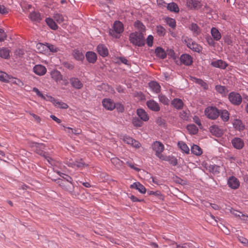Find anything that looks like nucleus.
Instances as JSON below:
<instances>
[{
    "label": "nucleus",
    "mask_w": 248,
    "mask_h": 248,
    "mask_svg": "<svg viewBox=\"0 0 248 248\" xmlns=\"http://www.w3.org/2000/svg\"><path fill=\"white\" fill-rule=\"evenodd\" d=\"M86 57L87 61L90 63H94L97 59V56L94 52L89 51L86 53Z\"/></svg>",
    "instance_id": "obj_23"
},
{
    "label": "nucleus",
    "mask_w": 248,
    "mask_h": 248,
    "mask_svg": "<svg viewBox=\"0 0 248 248\" xmlns=\"http://www.w3.org/2000/svg\"><path fill=\"white\" fill-rule=\"evenodd\" d=\"M33 72L39 76H43L46 72V68L42 65H36L33 67Z\"/></svg>",
    "instance_id": "obj_11"
},
{
    "label": "nucleus",
    "mask_w": 248,
    "mask_h": 248,
    "mask_svg": "<svg viewBox=\"0 0 248 248\" xmlns=\"http://www.w3.org/2000/svg\"><path fill=\"white\" fill-rule=\"evenodd\" d=\"M167 8L168 10L171 11L175 12H177L179 11V8L177 5L173 2L168 4Z\"/></svg>",
    "instance_id": "obj_43"
},
{
    "label": "nucleus",
    "mask_w": 248,
    "mask_h": 248,
    "mask_svg": "<svg viewBox=\"0 0 248 248\" xmlns=\"http://www.w3.org/2000/svg\"><path fill=\"white\" fill-rule=\"evenodd\" d=\"M230 101L233 105L238 106L242 102V98L240 94L236 92H231L228 96Z\"/></svg>",
    "instance_id": "obj_6"
},
{
    "label": "nucleus",
    "mask_w": 248,
    "mask_h": 248,
    "mask_svg": "<svg viewBox=\"0 0 248 248\" xmlns=\"http://www.w3.org/2000/svg\"><path fill=\"white\" fill-rule=\"evenodd\" d=\"M29 114L32 116L33 118L34 119V120L37 122V123H40L41 122V118L38 116V115L34 114V113H31V112H29Z\"/></svg>",
    "instance_id": "obj_64"
},
{
    "label": "nucleus",
    "mask_w": 248,
    "mask_h": 248,
    "mask_svg": "<svg viewBox=\"0 0 248 248\" xmlns=\"http://www.w3.org/2000/svg\"><path fill=\"white\" fill-rule=\"evenodd\" d=\"M46 22L47 25L52 30H56L58 27L53 19L51 18H46Z\"/></svg>",
    "instance_id": "obj_31"
},
{
    "label": "nucleus",
    "mask_w": 248,
    "mask_h": 248,
    "mask_svg": "<svg viewBox=\"0 0 248 248\" xmlns=\"http://www.w3.org/2000/svg\"><path fill=\"white\" fill-rule=\"evenodd\" d=\"M29 17L31 21L36 22H39L42 19L40 14L35 11L30 14Z\"/></svg>",
    "instance_id": "obj_20"
},
{
    "label": "nucleus",
    "mask_w": 248,
    "mask_h": 248,
    "mask_svg": "<svg viewBox=\"0 0 248 248\" xmlns=\"http://www.w3.org/2000/svg\"><path fill=\"white\" fill-rule=\"evenodd\" d=\"M187 6L191 8L199 9L201 7L200 2L196 0H187Z\"/></svg>",
    "instance_id": "obj_22"
},
{
    "label": "nucleus",
    "mask_w": 248,
    "mask_h": 248,
    "mask_svg": "<svg viewBox=\"0 0 248 248\" xmlns=\"http://www.w3.org/2000/svg\"><path fill=\"white\" fill-rule=\"evenodd\" d=\"M46 45L42 43H38L36 45V49L39 52L42 53L46 50Z\"/></svg>",
    "instance_id": "obj_50"
},
{
    "label": "nucleus",
    "mask_w": 248,
    "mask_h": 248,
    "mask_svg": "<svg viewBox=\"0 0 248 248\" xmlns=\"http://www.w3.org/2000/svg\"><path fill=\"white\" fill-rule=\"evenodd\" d=\"M166 22L167 24L172 28H174L176 26V22L175 19L171 18H167Z\"/></svg>",
    "instance_id": "obj_49"
},
{
    "label": "nucleus",
    "mask_w": 248,
    "mask_h": 248,
    "mask_svg": "<svg viewBox=\"0 0 248 248\" xmlns=\"http://www.w3.org/2000/svg\"><path fill=\"white\" fill-rule=\"evenodd\" d=\"M211 33L213 38L216 41L219 40L221 37L220 33L216 28H212Z\"/></svg>",
    "instance_id": "obj_28"
},
{
    "label": "nucleus",
    "mask_w": 248,
    "mask_h": 248,
    "mask_svg": "<svg viewBox=\"0 0 248 248\" xmlns=\"http://www.w3.org/2000/svg\"><path fill=\"white\" fill-rule=\"evenodd\" d=\"M219 115L224 122H227L229 119V113L225 109L219 110Z\"/></svg>",
    "instance_id": "obj_34"
},
{
    "label": "nucleus",
    "mask_w": 248,
    "mask_h": 248,
    "mask_svg": "<svg viewBox=\"0 0 248 248\" xmlns=\"http://www.w3.org/2000/svg\"><path fill=\"white\" fill-rule=\"evenodd\" d=\"M31 147L35 148V152L37 154L43 156V153L45 155L46 153L43 151V149H45V146L43 143H39L37 142H32L31 145Z\"/></svg>",
    "instance_id": "obj_8"
},
{
    "label": "nucleus",
    "mask_w": 248,
    "mask_h": 248,
    "mask_svg": "<svg viewBox=\"0 0 248 248\" xmlns=\"http://www.w3.org/2000/svg\"><path fill=\"white\" fill-rule=\"evenodd\" d=\"M135 27L139 30V32H142L145 30V27L143 24L140 21H137L134 23Z\"/></svg>",
    "instance_id": "obj_38"
},
{
    "label": "nucleus",
    "mask_w": 248,
    "mask_h": 248,
    "mask_svg": "<svg viewBox=\"0 0 248 248\" xmlns=\"http://www.w3.org/2000/svg\"><path fill=\"white\" fill-rule=\"evenodd\" d=\"M7 35L4 31L0 29V42H3L6 39Z\"/></svg>",
    "instance_id": "obj_57"
},
{
    "label": "nucleus",
    "mask_w": 248,
    "mask_h": 248,
    "mask_svg": "<svg viewBox=\"0 0 248 248\" xmlns=\"http://www.w3.org/2000/svg\"><path fill=\"white\" fill-rule=\"evenodd\" d=\"M62 65L64 67H65L69 70H72V69H73V68L74 67V66L73 64H72V63H69L68 62H63L62 63Z\"/></svg>",
    "instance_id": "obj_59"
},
{
    "label": "nucleus",
    "mask_w": 248,
    "mask_h": 248,
    "mask_svg": "<svg viewBox=\"0 0 248 248\" xmlns=\"http://www.w3.org/2000/svg\"><path fill=\"white\" fill-rule=\"evenodd\" d=\"M32 91H33L34 92H35V93L37 94V95L38 96H39V97H41V98H43V99H45V96H44V95H43V94H42V93L39 91V90L37 88H35V87H34V88H33V89H32Z\"/></svg>",
    "instance_id": "obj_62"
},
{
    "label": "nucleus",
    "mask_w": 248,
    "mask_h": 248,
    "mask_svg": "<svg viewBox=\"0 0 248 248\" xmlns=\"http://www.w3.org/2000/svg\"><path fill=\"white\" fill-rule=\"evenodd\" d=\"M212 65L215 67L220 68L222 69H225L227 64L222 60H218L212 62Z\"/></svg>",
    "instance_id": "obj_27"
},
{
    "label": "nucleus",
    "mask_w": 248,
    "mask_h": 248,
    "mask_svg": "<svg viewBox=\"0 0 248 248\" xmlns=\"http://www.w3.org/2000/svg\"><path fill=\"white\" fill-rule=\"evenodd\" d=\"M61 178L55 180L58 184L63 189L68 191L71 194L76 196L77 194L73 190L74 186L72 183V178L69 175L63 173L58 172Z\"/></svg>",
    "instance_id": "obj_1"
},
{
    "label": "nucleus",
    "mask_w": 248,
    "mask_h": 248,
    "mask_svg": "<svg viewBox=\"0 0 248 248\" xmlns=\"http://www.w3.org/2000/svg\"><path fill=\"white\" fill-rule=\"evenodd\" d=\"M210 131L213 135L217 137H220L223 134L222 130L216 125L211 126L210 127Z\"/></svg>",
    "instance_id": "obj_16"
},
{
    "label": "nucleus",
    "mask_w": 248,
    "mask_h": 248,
    "mask_svg": "<svg viewBox=\"0 0 248 248\" xmlns=\"http://www.w3.org/2000/svg\"><path fill=\"white\" fill-rule=\"evenodd\" d=\"M69 80L72 86L76 89H80L83 87V84L78 78H71Z\"/></svg>",
    "instance_id": "obj_14"
},
{
    "label": "nucleus",
    "mask_w": 248,
    "mask_h": 248,
    "mask_svg": "<svg viewBox=\"0 0 248 248\" xmlns=\"http://www.w3.org/2000/svg\"><path fill=\"white\" fill-rule=\"evenodd\" d=\"M46 47L48 48L49 50L52 52H56L58 50V48L56 46L48 43L46 44Z\"/></svg>",
    "instance_id": "obj_53"
},
{
    "label": "nucleus",
    "mask_w": 248,
    "mask_h": 248,
    "mask_svg": "<svg viewBox=\"0 0 248 248\" xmlns=\"http://www.w3.org/2000/svg\"><path fill=\"white\" fill-rule=\"evenodd\" d=\"M195 82L199 85H201V86L202 87L203 89H207L208 88V85L202 79L195 78Z\"/></svg>",
    "instance_id": "obj_52"
},
{
    "label": "nucleus",
    "mask_w": 248,
    "mask_h": 248,
    "mask_svg": "<svg viewBox=\"0 0 248 248\" xmlns=\"http://www.w3.org/2000/svg\"><path fill=\"white\" fill-rule=\"evenodd\" d=\"M137 114L141 121L146 122L149 120V116L146 112L142 108L137 110Z\"/></svg>",
    "instance_id": "obj_15"
},
{
    "label": "nucleus",
    "mask_w": 248,
    "mask_h": 248,
    "mask_svg": "<svg viewBox=\"0 0 248 248\" xmlns=\"http://www.w3.org/2000/svg\"><path fill=\"white\" fill-rule=\"evenodd\" d=\"M52 101L54 105L59 108L66 109L68 107V105L66 103L61 101H57L54 98L53 99Z\"/></svg>",
    "instance_id": "obj_32"
},
{
    "label": "nucleus",
    "mask_w": 248,
    "mask_h": 248,
    "mask_svg": "<svg viewBox=\"0 0 248 248\" xmlns=\"http://www.w3.org/2000/svg\"><path fill=\"white\" fill-rule=\"evenodd\" d=\"M228 185L231 188L236 189L239 187L240 183L236 178L232 176L228 180Z\"/></svg>",
    "instance_id": "obj_7"
},
{
    "label": "nucleus",
    "mask_w": 248,
    "mask_h": 248,
    "mask_svg": "<svg viewBox=\"0 0 248 248\" xmlns=\"http://www.w3.org/2000/svg\"><path fill=\"white\" fill-rule=\"evenodd\" d=\"M73 55L74 58L78 61H82L84 59V55L80 50L75 49Z\"/></svg>",
    "instance_id": "obj_26"
},
{
    "label": "nucleus",
    "mask_w": 248,
    "mask_h": 248,
    "mask_svg": "<svg viewBox=\"0 0 248 248\" xmlns=\"http://www.w3.org/2000/svg\"><path fill=\"white\" fill-rule=\"evenodd\" d=\"M146 105L153 111H158L160 110V107L158 104L153 100L148 101L146 102Z\"/></svg>",
    "instance_id": "obj_13"
},
{
    "label": "nucleus",
    "mask_w": 248,
    "mask_h": 248,
    "mask_svg": "<svg viewBox=\"0 0 248 248\" xmlns=\"http://www.w3.org/2000/svg\"><path fill=\"white\" fill-rule=\"evenodd\" d=\"M10 50L7 48L3 47L0 49V57L7 59L10 57Z\"/></svg>",
    "instance_id": "obj_29"
},
{
    "label": "nucleus",
    "mask_w": 248,
    "mask_h": 248,
    "mask_svg": "<svg viewBox=\"0 0 248 248\" xmlns=\"http://www.w3.org/2000/svg\"><path fill=\"white\" fill-rule=\"evenodd\" d=\"M232 142L233 147L237 149H242L244 145L243 141L238 138H234L232 140Z\"/></svg>",
    "instance_id": "obj_18"
},
{
    "label": "nucleus",
    "mask_w": 248,
    "mask_h": 248,
    "mask_svg": "<svg viewBox=\"0 0 248 248\" xmlns=\"http://www.w3.org/2000/svg\"><path fill=\"white\" fill-rule=\"evenodd\" d=\"M204 113L206 116L211 120H216L219 116V110L215 107H207Z\"/></svg>",
    "instance_id": "obj_4"
},
{
    "label": "nucleus",
    "mask_w": 248,
    "mask_h": 248,
    "mask_svg": "<svg viewBox=\"0 0 248 248\" xmlns=\"http://www.w3.org/2000/svg\"><path fill=\"white\" fill-rule=\"evenodd\" d=\"M156 32L159 36H164L166 33V30L161 26L156 27Z\"/></svg>",
    "instance_id": "obj_47"
},
{
    "label": "nucleus",
    "mask_w": 248,
    "mask_h": 248,
    "mask_svg": "<svg viewBox=\"0 0 248 248\" xmlns=\"http://www.w3.org/2000/svg\"><path fill=\"white\" fill-rule=\"evenodd\" d=\"M51 78L56 82L60 81L62 79V76L60 72L58 70H53L51 72Z\"/></svg>",
    "instance_id": "obj_21"
},
{
    "label": "nucleus",
    "mask_w": 248,
    "mask_h": 248,
    "mask_svg": "<svg viewBox=\"0 0 248 248\" xmlns=\"http://www.w3.org/2000/svg\"><path fill=\"white\" fill-rule=\"evenodd\" d=\"M10 77L6 73L0 72V81L4 82H9Z\"/></svg>",
    "instance_id": "obj_36"
},
{
    "label": "nucleus",
    "mask_w": 248,
    "mask_h": 248,
    "mask_svg": "<svg viewBox=\"0 0 248 248\" xmlns=\"http://www.w3.org/2000/svg\"><path fill=\"white\" fill-rule=\"evenodd\" d=\"M158 98L159 101L163 103L164 105H168L169 102V100L168 98L162 94H160L158 95Z\"/></svg>",
    "instance_id": "obj_45"
},
{
    "label": "nucleus",
    "mask_w": 248,
    "mask_h": 248,
    "mask_svg": "<svg viewBox=\"0 0 248 248\" xmlns=\"http://www.w3.org/2000/svg\"><path fill=\"white\" fill-rule=\"evenodd\" d=\"M181 62L186 65H190L193 62L192 58L187 54H183L180 57Z\"/></svg>",
    "instance_id": "obj_10"
},
{
    "label": "nucleus",
    "mask_w": 248,
    "mask_h": 248,
    "mask_svg": "<svg viewBox=\"0 0 248 248\" xmlns=\"http://www.w3.org/2000/svg\"><path fill=\"white\" fill-rule=\"evenodd\" d=\"M102 104L104 108L110 110H113L116 107L115 103L110 99H103Z\"/></svg>",
    "instance_id": "obj_9"
},
{
    "label": "nucleus",
    "mask_w": 248,
    "mask_h": 248,
    "mask_svg": "<svg viewBox=\"0 0 248 248\" xmlns=\"http://www.w3.org/2000/svg\"><path fill=\"white\" fill-rule=\"evenodd\" d=\"M186 45L188 47L195 52H200L202 50L201 46L191 40H188Z\"/></svg>",
    "instance_id": "obj_12"
},
{
    "label": "nucleus",
    "mask_w": 248,
    "mask_h": 248,
    "mask_svg": "<svg viewBox=\"0 0 248 248\" xmlns=\"http://www.w3.org/2000/svg\"><path fill=\"white\" fill-rule=\"evenodd\" d=\"M156 56L161 59H164L166 57L165 51L161 47H158L155 50Z\"/></svg>",
    "instance_id": "obj_33"
},
{
    "label": "nucleus",
    "mask_w": 248,
    "mask_h": 248,
    "mask_svg": "<svg viewBox=\"0 0 248 248\" xmlns=\"http://www.w3.org/2000/svg\"><path fill=\"white\" fill-rule=\"evenodd\" d=\"M111 162L114 165H115L117 168H119L123 164V161L120 160L117 157L112 158L111 159Z\"/></svg>",
    "instance_id": "obj_41"
},
{
    "label": "nucleus",
    "mask_w": 248,
    "mask_h": 248,
    "mask_svg": "<svg viewBox=\"0 0 248 248\" xmlns=\"http://www.w3.org/2000/svg\"><path fill=\"white\" fill-rule=\"evenodd\" d=\"M8 13V10L3 5H0V13L5 14Z\"/></svg>",
    "instance_id": "obj_63"
},
{
    "label": "nucleus",
    "mask_w": 248,
    "mask_h": 248,
    "mask_svg": "<svg viewBox=\"0 0 248 248\" xmlns=\"http://www.w3.org/2000/svg\"><path fill=\"white\" fill-rule=\"evenodd\" d=\"M132 124L135 126L137 127H140L143 124V123L142 122L141 120L137 117H134L133 118Z\"/></svg>",
    "instance_id": "obj_44"
},
{
    "label": "nucleus",
    "mask_w": 248,
    "mask_h": 248,
    "mask_svg": "<svg viewBox=\"0 0 248 248\" xmlns=\"http://www.w3.org/2000/svg\"><path fill=\"white\" fill-rule=\"evenodd\" d=\"M152 149L155 151V155L161 159H166L161 153L164 149V145L160 142L156 141L152 144Z\"/></svg>",
    "instance_id": "obj_5"
},
{
    "label": "nucleus",
    "mask_w": 248,
    "mask_h": 248,
    "mask_svg": "<svg viewBox=\"0 0 248 248\" xmlns=\"http://www.w3.org/2000/svg\"><path fill=\"white\" fill-rule=\"evenodd\" d=\"M130 188H135L140 192L141 193L144 194L146 192L145 187L139 182H135L130 186Z\"/></svg>",
    "instance_id": "obj_19"
},
{
    "label": "nucleus",
    "mask_w": 248,
    "mask_h": 248,
    "mask_svg": "<svg viewBox=\"0 0 248 248\" xmlns=\"http://www.w3.org/2000/svg\"><path fill=\"white\" fill-rule=\"evenodd\" d=\"M67 129L71 130V133L75 135H79L81 133V130H80V129H76L71 128L70 127H67Z\"/></svg>",
    "instance_id": "obj_61"
},
{
    "label": "nucleus",
    "mask_w": 248,
    "mask_h": 248,
    "mask_svg": "<svg viewBox=\"0 0 248 248\" xmlns=\"http://www.w3.org/2000/svg\"><path fill=\"white\" fill-rule=\"evenodd\" d=\"M149 195H154L156 196L159 197L160 199H163V196L161 194V193L159 191H156L155 192L153 191H149L148 192Z\"/></svg>",
    "instance_id": "obj_55"
},
{
    "label": "nucleus",
    "mask_w": 248,
    "mask_h": 248,
    "mask_svg": "<svg viewBox=\"0 0 248 248\" xmlns=\"http://www.w3.org/2000/svg\"><path fill=\"white\" fill-rule=\"evenodd\" d=\"M179 147L185 153L188 154L189 149L187 145L183 141H179L178 143Z\"/></svg>",
    "instance_id": "obj_37"
},
{
    "label": "nucleus",
    "mask_w": 248,
    "mask_h": 248,
    "mask_svg": "<svg viewBox=\"0 0 248 248\" xmlns=\"http://www.w3.org/2000/svg\"><path fill=\"white\" fill-rule=\"evenodd\" d=\"M129 40L133 45L141 46L144 45L145 40L142 32H135L129 35Z\"/></svg>",
    "instance_id": "obj_2"
},
{
    "label": "nucleus",
    "mask_w": 248,
    "mask_h": 248,
    "mask_svg": "<svg viewBox=\"0 0 248 248\" xmlns=\"http://www.w3.org/2000/svg\"><path fill=\"white\" fill-rule=\"evenodd\" d=\"M123 140L124 142L128 144L131 145L132 142L133 141L134 139L129 137H124Z\"/></svg>",
    "instance_id": "obj_60"
},
{
    "label": "nucleus",
    "mask_w": 248,
    "mask_h": 248,
    "mask_svg": "<svg viewBox=\"0 0 248 248\" xmlns=\"http://www.w3.org/2000/svg\"><path fill=\"white\" fill-rule=\"evenodd\" d=\"M171 104L178 109H182L184 105L182 100L178 98L174 99L171 102Z\"/></svg>",
    "instance_id": "obj_24"
},
{
    "label": "nucleus",
    "mask_w": 248,
    "mask_h": 248,
    "mask_svg": "<svg viewBox=\"0 0 248 248\" xmlns=\"http://www.w3.org/2000/svg\"><path fill=\"white\" fill-rule=\"evenodd\" d=\"M124 31L123 25L120 21H115L113 24V29H110L109 33L112 36L118 38L120 37V33Z\"/></svg>",
    "instance_id": "obj_3"
},
{
    "label": "nucleus",
    "mask_w": 248,
    "mask_h": 248,
    "mask_svg": "<svg viewBox=\"0 0 248 248\" xmlns=\"http://www.w3.org/2000/svg\"><path fill=\"white\" fill-rule=\"evenodd\" d=\"M230 212L236 217H241V216H243V213L242 212L235 210L232 208L230 209Z\"/></svg>",
    "instance_id": "obj_54"
},
{
    "label": "nucleus",
    "mask_w": 248,
    "mask_h": 248,
    "mask_svg": "<svg viewBox=\"0 0 248 248\" xmlns=\"http://www.w3.org/2000/svg\"><path fill=\"white\" fill-rule=\"evenodd\" d=\"M154 37L152 35H149L147 38L146 43L149 46H153Z\"/></svg>",
    "instance_id": "obj_58"
},
{
    "label": "nucleus",
    "mask_w": 248,
    "mask_h": 248,
    "mask_svg": "<svg viewBox=\"0 0 248 248\" xmlns=\"http://www.w3.org/2000/svg\"><path fill=\"white\" fill-rule=\"evenodd\" d=\"M191 150L193 154L197 155H200L202 153V149L199 146L195 144L191 147Z\"/></svg>",
    "instance_id": "obj_35"
},
{
    "label": "nucleus",
    "mask_w": 248,
    "mask_h": 248,
    "mask_svg": "<svg viewBox=\"0 0 248 248\" xmlns=\"http://www.w3.org/2000/svg\"><path fill=\"white\" fill-rule=\"evenodd\" d=\"M53 18L58 23H61L66 20L67 17L57 13L54 14Z\"/></svg>",
    "instance_id": "obj_30"
},
{
    "label": "nucleus",
    "mask_w": 248,
    "mask_h": 248,
    "mask_svg": "<svg viewBox=\"0 0 248 248\" xmlns=\"http://www.w3.org/2000/svg\"><path fill=\"white\" fill-rule=\"evenodd\" d=\"M76 165L75 166H77V167L80 168L84 167L85 166H87L88 165H86L85 164L83 161L82 159H80V161H76L75 162Z\"/></svg>",
    "instance_id": "obj_56"
},
{
    "label": "nucleus",
    "mask_w": 248,
    "mask_h": 248,
    "mask_svg": "<svg viewBox=\"0 0 248 248\" xmlns=\"http://www.w3.org/2000/svg\"><path fill=\"white\" fill-rule=\"evenodd\" d=\"M215 89L216 91L222 94H226L228 93V90L225 87L221 85L216 86Z\"/></svg>",
    "instance_id": "obj_39"
},
{
    "label": "nucleus",
    "mask_w": 248,
    "mask_h": 248,
    "mask_svg": "<svg viewBox=\"0 0 248 248\" xmlns=\"http://www.w3.org/2000/svg\"><path fill=\"white\" fill-rule=\"evenodd\" d=\"M166 159H163V160L168 161L173 166H176L177 164V159L174 157H171L170 156H165Z\"/></svg>",
    "instance_id": "obj_48"
},
{
    "label": "nucleus",
    "mask_w": 248,
    "mask_h": 248,
    "mask_svg": "<svg viewBox=\"0 0 248 248\" xmlns=\"http://www.w3.org/2000/svg\"><path fill=\"white\" fill-rule=\"evenodd\" d=\"M187 129L191 134H195L198 132V129L195 124H189L187 126Z\"/></svg>",
    "instance_id": "obj_40"
},
{
    "label": "nucleus",
    "mask_w": 248,
    "mask_h": 248,
    "mask_svg": "<svg viewBox=\"0 0 248 248\" xmlns=\"http://www.w3.org/2000/svg\"><path fill=\"white\" fill-rule=\"evenodd\" d=\"M149 87L155 93H158L160 91V86L155 81H151L149 83Z\"/></svg>",
    "instance_id": "obj_25"
},
{
    "label": "nucleus",
    "mask_w": 248,
    "mask_h": 248,
    "mask_svg": "<svg viewBox=\"0 0 248 248\" xmlns=\"http://www.w3.org/2000/svg\"><path fill=\"white\" fill-rule=\"evenodd\" d=\"M43 156L51 165H56L55 160L48 155L47 154L45 155V153H43Z\"/></svg>",
    "instance_id": "obj_46"
},
{
    "label": "nucleus",
    "mask_w": 248,
    "mask_h": 248,
    "mask_svg": "<svg viewBox=\"0 0 248 248\" xmlns=\"http://www.w3.org/2000/svg\"><path fill=\"white\" fill-rule=\"evenodd\" d=\"M97 50L99 54L102 57H106L108 54V48L102 44L99 45L97 46Z\"/></svg>",
    "instance_id": "obj_17"
},
{
    "label": "nucleus",
    "mask_w": 248,
    "mask_h": 248,
    "mask_svg": "<svg viewBox=\"0 0 248 248\" xmlns=\"http://www.w3.org/2000/svg\"><path fill=\"white\" fill-rule=\"evenodd\" d=\"M9 82H12L14 84L18 85L19 86L23 85V83L20 80L12 77H10Z\"/></svg>",
    "instance_id": "obj_51"
},
{
    "label": "nucleus",
    "mask_w": 248,
    "mask_h": 248,
    "mask_svg": "<svg viewBox=\"0 0 248 248\" xmlns=\"http://www.w3.org/2000/svg\"><path fill=\"white\" fill-rule=\"evenodd\" d=\"M189 29L196 35H198L200 32V28L198 25L195 23H192L189 27Z\"/></svg>",
    "instance_id": "obj_42"
}]
</instances>
